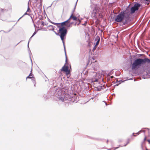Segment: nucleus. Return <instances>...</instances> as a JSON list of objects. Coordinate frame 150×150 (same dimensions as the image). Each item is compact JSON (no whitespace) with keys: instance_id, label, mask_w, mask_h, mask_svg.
<instances>
[{"instance_id":"nucleus-1","label":"nucleus","mask_w":150,"mask_h":150,"mask_svg":"<svg viewBox=\"0 0 150 150\" xmlns=\"http://www.w3.org/2000/svg\"><path fill=\"white\" fill-rule=\"evenodd\" d=\"M130 13L128 10L123 11L120 12L115 17V21L119 23L123 21L124 25L127 24L130 21Z\"/></svg>"},{"instance_id":"nucleus-2","label":"nucleus","mask_w":150,"mask_h":150,"mask_svg":"<svg viewBox=\"0 0 150 150\" xmlns=\"http://www.w3.org/2000/svg\"><path fill=\"white\" fill-rule=\"evenodd\" d=\"M146 63H150V60L147 58L144 59L138 58L135 60L132 65V69H136L142 65L145 64Z\"/></svg>"},{"instance_id":"nucleus-3","label":"nucleus","mask_w":150,"mask_h":150,"mask_svg":"<svg viewBox=\"0 0 150 150\" xmlns=\"http://www.w3.org/2000/svg\"><path fill=\"white\" fill-rule=\"evenodd\" d=\"M63 89H57L56 92L55 96L59 99L62 101L63 102L68 100V95L65 92L63 91Z\"/></svg>"},{"instance_id":"nucleus-4","label":"nucleus","mask_w":150,"mask_h":150,"mask_svg":"<svg viewBox=\"0 0 150 150\" xmlns=\"http://www.w3.org/2000/svg\"><path fill=\"white\" fill-rule=\"evenodd\" d=\"M59 33H60V38L61 40L62 41V42L63 44L64 48L65 51V52L66 53L65 47L64 45V41L63 40L64 39V37L66 35L67 33V30L64 27H59ZM65 55L66 57V62H67V59L66 57V54L65 53Z\"/></svg>"},{"instance_id":"nucleus-5","label":"nucleus","mask_w":150,"mask_h":150,"mask_svg":"<svg viewBox=\"0 0 150 150\" xmlns=\"http://www.w3.org/2000/svg\"><path fill=\"white\" fill-rule=\"evenodd\" d=\"M70 22V18H69L66 21H64L62 23H53V24H54L57 25V24H61V27H64L63 26L64 25H66V24L67 23H69Z\"/></svg>"},{"instance_id":"nucleus-6","label":"nucleus","mask_w":150,"mask_h":150,"mask_svg":"<svg viewBox=\"0 0 150 150\" xmlns=\"http://www.w3.org/2000/svg\"><path fill=\"white\" fill-rule=\"evenodd\" d=\"M96 88V90L98 91H100L102 89H103L104 88V86L102 85H100L98 83V85L97 86V87H95Z\"/></svg>"},{"instance_id":"nucleus-7","label":"nucleus","mask_w":150,"mask_h":150,"mask_svg":"<svg viewBox=\"0 0 150 150\" xmlns=\"http://www.w3.org/2000/svg\"><path fill=\"white\" fill-rule=\"evenodd\" d=\"M97 12V10L96 7H95L93 9V12L92 13V16L94 17L96 16V12Z\"/></svg>"},{"instance_id":"nucleus-8","label":"nucleus","mask_w":150,"mask_h":150,"mask_svg":"<svg viewBox=\"0 0 150 150\" xmlns=\"http://www.w3.org/2000/svg\"><path fill=\"white\" fill-rule=\"evenodd\" d=\"M61 70L67 72H69L68 67L67 66H65L64 65L61 69Z\"/></svg>"},{"instance_id":"nucleus-9","label":"nucleus","mask_w":150,"mask_h":150,"mask_svg":"<svg viewBox=\"0 0 150 150\" xmlns=\"http://www.w3.org/2000/svg\"><path fill=\"white\" fill-rule=\"evenodd\" d=\"M140 5L139 4L136 3L134 4L133 7L137 11L139 9V8L140 7Z\"/></svg>"},{"instance_id":"nucleus-10","label":"nucleus","mask_w":150,"mask_h":150,"mask_svg":"<svg viewBox=\"0 0 150 150\" xmlns=\"http://www.w3.org/2000/svg\"><path fill=\"white\" fill-rule=\"evenodd\" d=\"M100 40V38L98 36H97L95 40H97V41L95 46H94V47H96L98 45L99 42Z\"/></svg>"},{"instance_id":"nucleus-11","label":"nucleus","mask_w":150,"mask_h":150,"mask_svg":"<svg viewBox=\"0 0 150 150\" xmlns=\"http://www.w3.org/2000/svg\"><path fill=\"white\" fill-rule=\"evenodd\" d=\"M33 75L32 74H31V73H30L29 75L26 78V79H31L33 78L32 80L33 81V83H35V79L33 78V76H31Z\"/></svg>"},{"instance_id":"nucleus-12","label":"nucleus","mask_w":150,"mask_h":150,"mask_svg":"<svg viewBox=\"0 0 150 150\" xmlns=\"http://www.w3.org/2000/svg\"><path fill=\"white\" fill-rule=\"evenodd\" d=\"M71 18L74 21H77V17H76V16H73V13L71 14V15L69 18H70V19Z\"/></svg>"},{"instance_id":"nucleus-13","label":"nucleus","mask_w":150,"mask_h":150,"mask_svg":"<svg viewBox=\"0 0 150 150\" xmlns=\"http://www.w3.org/2000/svg\"><path fill=\"white\" fill-rule=\"evenodd\" d=\"M136 11H137L136 9L133 6L131 8V13L132 14L133 13Z\"/></svg>"},{"instance_id":"nucleus-14","label":"nucleus","mask_w":150,"mask_h":150,"mask_svg":"<svg viewBox=\"0 0 150 150\" xmlns=\"http://www.w3.org/2000/svg\"><path fill=\"white\" fill-rule=\"evenodd\" d=\"M36 34V32H35L33 33V35H32L31 36V37L30 38L29 40V41H28V48H29V42L30 41V40L31 38Z\"/></svg>"},{"instance_id":"nucleus-15","label":"nucleus","mask_w":150,"mask_h":150,"mask_svg":"<svg viewBox=\"0 0 150 150\" xmlns=\"http://www.w3.org/2000/svg\"><path fill=\"white\" fill-rule=\"evenodd\" d=\"M67 23L66 24V25L67 27H69L71 25L72 23H71V24H69L68 23Z\"/></svg>"},{"instance_id":"nucleus-16","label":"nucleus","mask_w":150,"mask_h":150,"mask_svg":"<svg viewBox=\"0 0 150 150\" xmlns=\"http://www.w3.org/2000/svg\"><path fill=\"white\" fill-rule=\"evenodd\" d=\"M29 15V14H27V13L26 12L25 13V14H24V15H23L22 17H20V18L18 19V21H19V20L20 19H21L22 17H23V16H24V15Z\"/></svg>"},{"instance_id":"nucleus-17","label":"nucleus","mask_w":150,"mask_h":150,"mask_svg":"<svg viewBox=\"0 0 150 150\" xmlns=\"http://www.w3.org/2000/svg\"><path fill=\"white\" fill-rule=\"evenodd\" d=\"M77 1H78V0H77L76 3V4H75V7H74V9L73 11V12H74V10L76 8V4H77Z\"/></svg>"},{"instance_id":"nucleus-18","label":"nucleus","mask_w":150,"mask_h":150,"mask_svg":"<svg viewBox=\"0 0 150 150\" xmlns=\"http://www.w3.org/2000/svg\"><path fill=\"white\" fill-rule=\"evenodd\" d=\"M129 142V139H128L127 144L124 145L125 146H126L127 144H128Z\"/></svg>"},{"instance_id":"nucleus-19","label":"nucleus","mask_w":150,"mask_h":150,"mask_svg":"<svg viewBox=\"0 0 150 150\" xmlns=\"http://www.w3.org/2000/svg\"><path fill=\"white\" fill-rule=\"evenodd\" d=\"M30 10V9L29 8V6H28V9H27V12H29Z\"/></svg>"},{"instance_id":"nucleus-20","label":"nucleus","mask_w":150,"mask_h":150,"mask_svg":"<svg viewBox=\"0 0 150 150\" xmlns=\"http://www.w3.org/2000/svg\"><path fill=\"white\" fill-rule=\"evenodd\" d=\"M87 21H86L85 22V23L84 24H83V25H86L87 24Z\"/></svg>"},{"instance_id":"nucleus-21","label":"nucleus","mask_w":150,"mask_h":150,"mask_svg":"<svg viewBox=\"0 0 150 150\" xmlns=\"http://www.w3.org/2000/svg\"><path fill=\"white\" fill-rule=\"evenodd\" d=\"M93 81L94 82H98V79H96L94 80H93Z\"/></svg>"},{"instance_id":"nucleus-22","label":"nucleus","mask_w":150,"mask_h":150,"mask_svg":"<svg viewBox=\"0 0 150 150\" xmlns=\"http://www.w3.org/2000/svg\"><path fill=\"white\" fill-rule=\"evenodd\" d=\"M142 131V130H140V131H139L136 134H137V135H139V134H140V133Z\"/></svg>"},{"instance_id":"nucleus-23","label":"nucleus","mask_w":150,"mask_h":150,"mask_svg":"<svg viewBox=\"0 0 150 150\" xmlns=\"http://www.w3.org/2000/svg\"><path fill=\"white\" fill-rule=\"evenodd\" d=\"M77 21H79V23L78 24H80V23L81 22V20H80V19H78L77 18Z\"/></svg>"},{"instance_id":"nucleus-24","label":"nucleus","mask_w":150,"mask_h":150,"mask_svg":"<svg viewBox=\"0 0 150 150\" xmlns=\"http://www.w3.org/2000/svg\"><path fill=\"white\" fill-rule=\"evenodd\" d=\"M41 25H42L44 26V22L43 21H42L41 23Z\"/></svg>"},{"instance_id":"nucleus-25","label":"nucleus","mask_w":150,"mask_h":150,"mask_svg":"<svg viewBox=\"0 0 150 150\" xmlns=\"http://www.w3.org/2000/svg\"><path fill=\"white\" fill-rule=\"evenodd\" d=\"M120 81H119V83H117L116 84V86H118L119 84H120L121 83L120 82Z\"/></svg>"},{"instance_id":"nucleus-26","label":"nucleus","mask_w":150,"mask_h":150,"mask_svg":"<svg viewBox=\"0 0 150 150\" xmlns=\"http://www.w3.org/2000/svg\"><path fill=\"white\" fill-rule=\"evenodd\" d=\"M134 133H133L132 134V135L133 136H134V137H136V136H137V135H134Z\"/></svg>"},{"instance_id":"nucleus-27","label":"nucleus","mask_w":150,"mask_h":150,"mask_svg":"<svg viewBox=\"0 0 150 150\" xmlns=\"http://www.w3.org/2000/svg\"><path fill=\"white\" fill-rule=\"evenodd\" d=\"M148 142H149V144H150V140H148Z\"/></svg>"},{"instance_id":"nucleus-28","label":"nucleus","mask_w":150,"mask_h":150,"mask_svg":"<svg viewBox=\"0 0 150 150\" xmlns=\"http://www.w3.org/2000/svg\"><path fill=\"white\" fill-rule=\"evenodd\" d=\"M103 102L104 103H105V104H106V105H107V104H106V103L105 102V101H103Z\"/></svg>"},{"instance_id":"nucleus-29","label":"nucleus","mask_w":150,"mask_h":150,"mask_svg":"<svg viewBox=\"0 0 150 150\" xmlns=\"http://www.w3.org/2000/svg\"><path fill=\"white\" fill-rule=\"evenodd\" d=\"M0 10L1 11H3V9L2 8H0Z\"/></svg>"},{"instance_id":"nucleus-30","label":"nucleus","mask_w":150,"mask_h":150,"mask_svg":"<svg viewBox=\"0 0 150 150\" xmlns=\"http://www.w3.org/2000/svg\"><path fill=\"white\" fill-rule=\"evenodd\" d=\"M96 49V47H94L93 48V50H94Z\"/></svg>"},{"instance_id":"nucleus-31","label":"nucleus","mask_w":150,"mask_h":150,"mask_svg":"<svg viewBox=\"0 0 150 150\" xmlns=\"http://www.w3.org/2000/svg\"><path fill=\"white\" fill-rule=\"evenodd\" d=\"M118 148V147H117L116 148H115V149H114V150H115L116 149H117Z\"/></svg>"},{"instance_id":"nucleus-32","label":"nucleus","mask_w":150,"mask_h":150,"mask_svg":"<svg viewBox=\"0 0 150 150\" xmlns=\"http://www.w3.org/2000/svg\"><path fill=\"white\" fill-rule=\"evenodd\" d=\"M146 137H145V138H144V141L145 140H146Z\"/></svg>"},{"instance_id":"nucleus-33","label":"nucleus","mask_w":150,"mask_h":150,"mask_svg":"<svg viewBox=\"0 0 150 150\" xmlns=\"http://www.w3.org/2000/svg\"><path fill=\"white\" fill-rule=\"evenodd\" d=\"M113 76H111V77H110V78H113Z\"/></svg>"},{"instance_id":"nucleus-34","label":"nucleus","mask_w":150,"mask_h":150,"mask_svg":"<svg viewBox=\"0 0 150 150\" xmlns=\"http://www.w3.org/2000/svg\"><path fill=\"white\" fill-rule=\"evenodd\" d=\"M108 150H111V149H108Z\"/></svg>"},{"instance_id":"nucleus-35","label":"nucleus","mask_w":150,"mask_h":150,"mask_svg":"<svg viewBox=\"0 0 150 150\" xmlns=\"http://www.w3.org/2000/svg\"><path fill=\"white\" fill-rule=\"evenodd\" d=\"M55 33H56L57 35V34L55 32Z\"/></svg>"},{"instance_id":"nucleus-36","label":"nucleus","mask_w":150,"mask_h":150,"mask_svg":"<svg viewBox=\"0 0 150 150\" xmlns=\"http://www.w3.org/2000/svg\"><path fill=\"white\" fill-rule=\"evenodd\" d=\"M108 140H107V143H108Z\"/></svg>"},{"instance_id":"nucleus-37","label":"nucleus","mask_w":150,"mask_h":150,"mask_svg":"<svg viewBox=\"0 0 150 150\" xmlns=\"http://www.w3.org/2000/svg\"><path fill=\"white\" fill-rule=\"evenodd\" d=\"M146 150H147V149H146Z\"/></svg>"}]
</instances>
